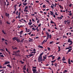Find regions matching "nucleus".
Here are the masks:
<instances>
[{
    "instance_id": "8fccbe9b",
    "label": "nucleus",
    "mask_w": 73,
    "mask_h": 73,
    "mask_svg": "<svg viewBox=\"0 0 73 73\" xmlns=\"http://www.w3.org/2000/svg\"><path fill=\"white\" fill-rule=\"evenodd\" d=\"M49 36L50 37V38H51V37H52V35H51V34L49 35Z\"/></svg>"
},
{
    "instance_id": "a878e982",
    "label": "nucleus",
    "mask_w": 73,
    "mask_h": 73,
    "mask_svg": "<svg viewBox=\"0 0 73 73\" xmlns=\"http://www.w3.org/2000/svg\"><path fill=\"white\" fill-rule=\"evenodd\" d=\"M28 6H26V7H25V8L24 10H26L27 9H28Z\"/></svg>"
},
{
    "instance_id": "13d9d810",
    "label": "nucleus",
    "mask_w": 73,
    "mask_h": 73,
    "mask_svg": "<svg viewBox=\"0 0 73 73\" xmlns=\"http://www.w3.org/2000/svg\"><path fill=\"white\" fill-rule=\"evenodd\" d=\"M35 2H36V3H39V1H36Z\"/></svg>"
},
{
    "instance_id": "774afa93",
    "label": "nucleus",
    "mask_w": 73,
    "mask_h": 73,
    "mask_svg": "<svg viewBox=\"0 0 73 73\" xmlns=\"http://www.w3.org/2000/svg\"><path fill=\"white\" fill-rule=\"evenodd\" d=\"M4 40H5V39H4V38H2V40L3 41H4Z\"/></svg>"
},
{
    "instance_id": "864d4df0",
    "label": "nucleus",
    "mask_w": 73,
    "mask_h": 73,
    "mask_svg": "<svg viewBox=\"0 0 73 73\" xmlns=\"http://www.w3.org/2000/svg\"><path fill=\"white\" fill-rule=\"evenodd\" d=\"M72 4H70V5H69L70 7H71L72 6Z\"/></svg>"
},
{
    "instance_id": "c85d7f7f",
    "label": "nucleus",
    "mask_w": 73,
    "mask_h": 73,
    "mask_svg": "<svg viewBox=\"0 0 73 73\" xmlns=\"http://www.w3.org/2000/svg\"><path fill=\"white\" fill-rule=\"evenodd\" d=\"M57 63H55L54 64V66H55V67H56L57 66Z\"/></svg>"
},
{
    "instance_id": "b1692460",
    "label": "nucleus",
    "mask_w": 73,
    "mask_h": 73,
    "mask_svg": "<svg viewBox=\"0 0 73 73\" xmlns=\"http://www.w3.org/2000/svg\"><path fill=\"white\" fill-rule=\"evenodd\" d=\"M20 62H21V64H24V62H23L21 60H20Z\"/></svg>"
},
{
    "instance_id": "bf43d9fd",
    "label": "nucleus",
    "mask_w": 73,
    "mask_h": 73,
    "mask_svg": "<svg viewBox=\"0 0 73 73\" xmlns=\"http://www.w3.org/2000/svg\"><path fill=\"white\" fill-rule=\"evenodd\" d=\"M70 22H67V24H70Z\"/></svg>"
},
{
    "instance_id": "79ce46f5",
    "label": "nucleus",
    "mask_w": 73,
    "mask_h": 73,
    "mask_svg": "<svg viewBox=\"0 0 73 73\" xmlns=\"http://www.w3.org/2000/svg\"><path fill=\"white\" fill-rule=\"evenodd\" d=\"M71 42V43L70 44H69V46L71 45H72V44H73V42Z\"/></svg>"
},
{
    "instance_id": "052dcab7",
    "label": "nucleus",
    "mask_w": 73,
    "mask_h": 73,
    "mask_svg": "<svg viewBox=\"0 0 73 73\" xmlns=\"http://www.w3.org/2000/svg\"><path fill=\"white\" fill-rule=\"evenodd\" d=\"M32 21H33V22H35V20L33 19H32Z\"/></svg>"
},
{
    "instance_id": "603ef678",
    "label": "nucleus",
    "mask_w": 73,
    "mask_h": 73,
    "mask_svg": "<svg viewBox=\"0 0 73 73\" xmlns=\"http://www.w3.org/2000/svg\"><path fill=\"white\" fill-rule=\"evenodd\" d=\"M41 23H40L38 25V27H40V26H41Z\"/></svg>"
},
{
    "instance_id": "de8ad7c7",
    "label": "nucleus",
    "mask_w": 73,
    "mask_h": 73,
    "mask_svg": "<svg viewBox=\"0 0 73 73\" xmlns=\"http://www.w3.org/2000/svg\"><path fill=\"white\" fill-rule=\"evenodd\" d=\"M43 8H45L46 7V6L45 5H44L43 6Z\"/></svg>"
},
{
    "instance_id": "58836bf2",
    "label": "nucleus",
    "mask_w": 73,
    "mask_h": 73,
    "mask_svg": "<svg viewBox=\"0 0 73 73\" xmlns=\"http://www.w3.org/2000/svg\"><path fill=\"white\" fill-rule=\"evenodd\" d=\"M18 38L17 37H16V38L15 39V40H16V41H18V39H17Z\"/></svg>"
},
{
    "instance_id": "49530a36",
    "label": "nucleus",
    "mask_w": 73,
    "mask_h": 73,
    "mask_svg": "<svg viewBox=\"0 0 73 73\" xmlns=\"http://www.w3.org/2000/svg\"><path fill=\"white\" fill-rule=\"evenodd\" d=\"M3 69H6V67L5 66H4L3 67H2Z\"/></svg>"
},
{
    "instance_id": "e433bc0d",
    "label": "nucleus",
    "mask_w": 73,
    "mask_h": 73,
    "mask_svg": "<svg viewBox=\"0 0 73 73\" xmlns=\"http://www.w3.org/2000/svg\"><path fill=\"white\" fill-rule=\"evenodd\" d=\"M33 72H36V69H34L33 70Z\"/></svg>"
},
{
    "instance_id": "473e14b6",
    "label": "nucleus",
    "mask_w": 73,
    "mask_h": 73,
    "mask_svg": "<svg viewBox=\"0 0 73 73\" xmlns=\"http://www.w3.org/2000/svg\"><path fill=\"white\" fill-rule=\"evenodd\" d=\"M15 19H13V20L12 21V23H14V22H15Z\"/></svg>"
},
{
    "instance_id": "7c9ffc66",
    "label": "nucleus",
    "mask_w": 73,
    "mask_h": 73,
    "mask_svg": "<svg viewBox=\"0 0 73 73\" xmlns=\"http://www.w3.org/2000/svg\"><path fill=\"white\" fill-rule=\"evenodd\" d=\"M4 4L5 6V5H6V2L5 1H4Z\"/></svg>"
},
{
    "instance_id": "ea45409f",
    "label": "nucleus",
    "mask_w": 73,
    "mask_h": 73,
    "mask_svg": "<svg viewBox=\"0 0 73 73\" xmlns=\"http://www.w3.org/2000/svg\"><path fill=\"white\" fill-rule=\"evenodd\" d=\"M52 58H52V60H54V58H55V56H53L52 57Z\"/></svg>"
},
{
    "instance_id": "39448f33",
    "label": "nucleus",
    "mask_w": 73,
    "mask_h": 73,
    "mask_svg": "<svg viewBox=\"0 0 73 73\" xmlns=\"http://www.w3.org/2000/svg\"><path fill=\"white\" fill-rule=\"evenodd\" d=\"M25 67H26V65H25V66L23 67V70H26L27 69Z\"/></svg>"
},
{
    "instance_id": "72a5a7b5",
    "label": "nucleus",
    "mask_w": 73,
    "mask_h": 73,
    "mask_svg": "<svg viewBox=\"0 0 73 73\" xmlns=\"http://www.w3.org/2000/svg\"><path fill=\"white\" fill-rule=\"evenodd\" d=\"M29 42H32L33 41V40H29Z\"/></svg>"
},
{
    "instance_id": "bb28decb",
    "label": "nucleus",
    "mask_w": 73,
    "mask_h": 73,
    "mask_svg": "<svg viewBox=\"0 0 73 73\" xmlns=\"http://www.w3.org/2000/svg\"><path fill=\"white\" fill-rule=\"evenodd\" d=\"M33 56V54H30V57H31V56Z\"/></svg>"
},
{
    "instance_id": "0eeeda50",
    "label": "nucleus",
    "mask_w": 73,
    "mask_h": 73,
    "mask_svg": "<svg viewBox=\"0 0 73 73\" xmlns=\"http://www.w3.org/2000/svg\"><path fill=\"white\" fill-rule=\"evenodd\" d=\"M2 32H3V33L4 34V35H7V33H5L4 32V30H2V31H1Z\"/></svg>"
},
{
    "instance_id": "0e129e2a",
    "label": "nucleus",
    "mask_w": 73,
    "mask_h": 73,
    "mask_svg": "<svg viewBox=\"0 0 73 73\" xmlns=\"http://www.w3.org/2000/svg\"><path fill=\"white\" fill-rule=\"evenodd\" d=\"M43 58H44L43 59H46V57H45L44 56Z\"/></svg>"
},
{
    "instance_id": "aec40b11",
    "label": "nucleus",
    "mask_w": 73,
    "mask_h": 73,
    "mask_svg": "<svg viewBox=\"0 0 73 73\" xmlns=\"http://www.w3.org/2000/svg\"><path fill=\"white\" fill-rule=\"evenodd\" d=\"M0 24H1V25H2V24H3V22L1 20H0Z\"/></svg>"
},
{
    "instance_id": "5fc2aeb1",
    "label": "nucleus",
    "mask_w": 73,
    "mask_h": 73,
    "mask_svg": "<svg viewBox=\"0 0 73 73\" xmlns=\"http://www.w3.org/2000/svg\"><path fill=\"white\" fill-rule=\"evenodd\" d=\"M22 5V4L21 3L20 4L19 6V7H20L21 6V5Z\"/></svg>"
},
{
    "instance_id": "6ab92c4d",
    "label": "nucleus",
    "mask_w": 73,
    "mask_h": 73,
    "mask_svg": "<svg viewBox=\"0 0 73 73\" xmlns=\"http://www.w3.org/2000/svg\"><path fill=\"white\" fill-rule=\"evenodd\" d=\"M50 23L51 24H55V23H54V22H53V21H51Z\"/></svg>"
},
{
    "instance_id": "e2e57ef3",
    "label": "nucleus",
    "mask_w": 73,
    "mask_h": 73,
    "mask_svg": "<svg viewBox=\"0 0 73 73\" xmlns=\"http://www.w3.org/2000/svg\"><path fill=\"white\" fill-rule=\"evenodd\" d=\"M60 43V42H57L56 44H59Z\"/></svg>"
},
{
    "instance_id": "f257e3e1",
    "label": "nucleus",
    "mask_w": 73,
    "mask_h": 73,
    "mask_svg": "<svg viewBox=\"0 0 73 73\" xmlns=\"http://www.w3.org/2000/svg\"><path fill=\"white\" fill-rule=\"evenodd\" d=\"M42 56H39L38 59V62H40V61H43V60L42 59Z\"/></svg>"
},
{
    "instance_id": "4c0bfd02",
    "label": "nucleus",
    "mask_w": 73,
    "mask_h": 73,
    "mask_svg": "<svg viewBox=\"0 0 73 73\" xmlns=\"http://www.w3.org/2000/svg\"><path fill=\"white\" fill-rule=\"evenodd\" d=\"M36 52H31V54L34 53V54H35V53H36Z\"/></svg>"
},
{
    "instance_id": "680f3d73",
    "label": "nucleus",
    "mask_w": 73,
    "mask_h": 73,
    "mask_svg": "<svg viewBox=\"0 0 73 73\" xmlns=\"http://www.w3.org/2000/svg\"><path fill=\"white\" fill-rule=\"evenodd\" d=\"M30 30V29H28L27 30V32H29V31H30L29 30Z\"/></svg>"
},
{
    "instance_id": "2f4dec72",
    "label": "nucleus",
    "mask_w": 73,
    "mask_h": 73,
    "mask_svg": "<svg viewBox=\"0 0 73 73\" xmlns=\"http://www.w3.org/2000/svg\"><path fill=\"white\" fill-rule=\"evenodd\" d=\"M15 49L17 50V48L16 47H15L14 48H13V50H15Z\"/></svg>"
},
{
    "instance_id": "4be33fe9",
    "label": "nucleus",
    "mask_w": 73,
    "mask_h": 73,
    "mask_svg": "<svg viewBox=\"0 0 73 73\" xmlns=\"http://www.w3.org/2000/svg\"><path fill=\"white\" fill-rule=\"evenodd\" d=\"M43 54H44V52H42L40 54L39 56H40V57H42V56H42Z\"/></svg>"
},
{
    "instance_id": "09e8293b",
    "label": "nucleus",
    "mask_w": 73,
    "mask_h": 73,
    "mask_svg": "<svg viewBox=\"0 0 73 73\" xmlns=\"http://www.w3.org/2000/svg\"><path fill=\"white\" fill-rule=\"evenodd\" d=\"M49 36H47L46 38V40H47H47H48V38H49Z\"/></svg>"
},
{
    "instance_id": "37998d69",
    "label": "nucleus",
    "mask_w": 73,
    "mask_h": 73,
    "mask_svg": "<svg viewBox=\"0 0 73 73\" xmlns=\"http://www.w3.org/2000/svg\"><path fill=\"white\" fill-rule=\"evenodd\" d=\"M61 58V57L60 56H59L58 58H57V60H60Z\"/></svg>"
},
{
    "instance_id": "c9c22d12",
    "label": "nucleus",
    "mask_w": 73,
    "mask_h": 73,
    "mask_svg": "<svg viewBox=\"0 0 73 73\" xmlns=\"http://www.w3.org/2000/svg\"><path fill=\"white\" fill-rule=\"evenodd\" d=\"M28 10H24V11L25 12H28Z\"/></svg>"
},
{
    "instance_id": "f704fd0d",
    "label": "nucleus",
    "mask_w": 73,
    "mask_h": 73,
    "mask_svg": "<svg viewBox=\"0 0 73 73\" xmlns=\"http://www.w3.org/2000/svg\"><path fill=\"white\" fill-rule=\"evenodd\" d=\"M16 38V37H15L13 38V39L14 41H15L14 40H15V39Z\"/></svg>"
},
{
    "instance_id": "1a4fd4ad",
    "label": "nucleus",
    "mask_w": 73,
    "mask_h": 73,
    "mask_svg": "<svg viewBox=\"0 0 73 73\" xmlns=\"http://www.w3.org/2000/svg\"><path fill=\"white\" fill-rule=\"evenodd\" d=\"M38 48H41V49H42L43 48V47L39 45L38 46Z\"/></svg>"
},
{
    "instance_id": "9b49d317",
    "label": "nucleus",
    "mask_w": 73,
    "mask_h": 73,
    "mask_svg": "<svg viewBox=\"0 0 73 73\" xmlns=\"http://www.w3.org/2000/svg\"><path fill=\"white\" fill-rule=\"evenodd\" d=\"M72 42V41L70 40V38L68 39V42Z\"/></svg>"
},
{
    "instance_id": "c756f323",
    "label": "nucleus",
    "mask_w": 73,
    "mask_h": 73,
    "mask_svg": "<svg viewBox=\"0 0 73 73\" xmlns=\"http://www.w3.org/2000/svg\"><path fill=\"white\" fill-rule=\"evenodd\" d=\"M0 56L1 57H4V56L3 54L2 55H0Z\"/></svg>"
},
{
    "instance_id": "412c9836",
    "label": "nucleus",
    "mask_w": 73,
    "mask_h": 73,
    "mask_svg": "<svg viewBox=\"0 0 73 73\" xmlns=\"http://www.w3.org/2000/svg\"><path fill=\"white\" fill-rule=\"evenodd\" d=\"M33 51H36V49L35 48L34 49H33V50L31 49L29 50V51H33Z\"/></svg>"
},
{
    "instance_id": "a19ab883",
    "label": "nucleus",
    "mask_w": 73,
    "mask_h": 73,
    "mask_svg": "<svg viewBox=\"0 0 73 73\" xmlns=\"http://www.w3.org/2000/svg\"><path fill=\"white\" fill-rule=\"evenodd\" d=\"M6 23H7V24H9V25H10V23H9L8 21L6 22Z\"/></svg>"
},
{
    "instance_id": "a211bd4d",
    "label": "nucleus",
    "mask_w": 73,
    "mask_h": 73,
    "mask_svg": "<svg viewBox=\"0 0 73 73\" xmlns=\"http://www.w3.org/2000/svg\"><path fill=\"white\" fill-rule=\"evenodd\" d=\"M72 50V48H70V49H69V50L68 51V52H71V50Z\"/></svg>"
},
{
    "instance_id": "dca6fc26",
    "label": "nucleus",
    "mask_w": 73,
    "mask_h": 73,
    "mask_svg": "<svg viewBox=\"0 0 73 73\" xmlns=\"http://www.w3.org/2000/svg\"><path fill=\"white\" fill-rule=\"evenodd\" d=\"M68 62L69 65H70V64H71V63H70V59L69 58L68 59Z\"/></svg>"
},
{
    "instance_id": "423d86ee",
    "label": "nucleus",
    "mask_w": 73,
    "mask_h": 73,
    "mask_svg": "<svg viewBox=\"0 0 73 73\" xmlns=\"http://www.w3.org/2000/svg\"><path fill=\"white\" fill-rule=\"evenodd\" d=\"M7 66H8V67H9V68H12V66H11L10 64H8Z\"/></svg>"
},
{
    "instance_id": "4468645a",
    "label": "nucleus",
    "mask_w": 73,
    "mask_h": 73,
    "mask_svg": "<svg viewBox=\"0 0 73 73\" xmlns=\"http://www.w3.org/2000/svg\"><path fill=\"white\" fill-rule=\"evenodd\" d=\"M28 24L29 25H32V22H30L28 23Z\"/></svg>"
},
{
    "instance_id": "3c124183",
    "label": "nucleus",
    "mask_w": 73,
    "mask_h": 73,
    "mask_svg": "<svg viewBox=\"0 0 73 73\" xmlns=\"http://www.w3.org/2000/svg\"><path fill=\"white\" fill-rule=\"evenodd\" d=\"M5 41H7V42H8V41L7 40H6L5 39L4 40V42H5Z\"/></svg>"
},
{
    "instance_id": "2eb2a0df",
    "label": "nucleus",
    "mask_w": 73,
    "mask_h": 73,
    "mask_svg": "<svg viewBox=\"0 0 73 73\" xmlns=\"http://www.w3.org/2000/svg\"><path fill=\"white\" fill-rule=\"evenodd\" d=\"M23 5H25H25H27V3L25 2H23Z\"/></svg>"
},
{
    "instance_id": "6e6d98bb",
    "label": "nucleus",
    "mask_w": 73,
    "mask_h": 73,
    "mask_svg": "<svg viewBox=\"0 0 73 73\" xmlns=\"http://www.w3.org/2000/svg\"><path fill=\"white\" fill-rule=\"evenodd\" d=\"M20 15H19L18 17V18H19V19H20V18H21V17L20 16Z\"/></svg>"
},
{
    "instance_id": "338daca9",
    "label": "nucleus",
    "mask_w": 73,
    "mask_h": 73,
    "mask_svg": "<svg viewBox=\"0 0 73 73\" xmlns=\"http://www.w3.org/2000/svg\"><path fill=\"white\" fill-rule=\"evenodd\" d=\"M67 72V70H64V72L66 73Z\"/></svg>"
},
{
    "instance_id": "20e7f679",
    "label": "nucleus",
    "mask_w": 73,
    "mask_h": 73,
    "mask_svg": "<svg viewBox=\"0 0 73 73\" xmlns=\"http://www.w3.org/2000/svg\"><path fill=\"white\" fill-rule=\"evenodd\" d=\"M47 41V40H44L42 43V44H44L45 42H46Z\"/></svg>"
},
{
    "instance_id": "9d476101",
    "label": "nucleus",
    "mask_w": 73,
    "mask_h": 73,
    "mask_svg": "<svg viewBox=\"0 0 73 73\" xmlns=\"http://www.w3.org/2000/svg\"><path fill=\"white\" fill-rule=\"evenodd\" d=\"M65 60H66L65 59V57L64 56L62 59V60L64 61H65Z\"/></svg>"
},
{
    "instance_id": "cd10ccee",
    "label": "nucleus",
    "mask_w": 73,
    "mask_h": 73,
    "mask_svg": "<svg viewBox=\"0 0 73 73\" xmlns=\"http://www.w3.org/2000/svg\"><path fill=\"white\" fill-rule=\"evenodd\" d=\"M58 19H60V20H61V19H62V17H58Z\"/></svg>"
},
{
    "instance_id": "4d7b16f0",
    "label": "nucleus",
    "mask_w": 73,
    "mask_h": 73,
    "mask_svg": "<svg viewBox=\"0 0 73 73\" xmlns=\"http://www.w3.org/2000/svg\"><path fill=\"white\" fill-rule=\"evenodd\" d=\"M35 36V35H33V34H32L31 35V36Z\"/></svg>"
},
{
    "instance_id": "a18cd8bd",
    "label": "nucleus",
    "mask_w": 73,
    "mask_h": 73,
    "mask_svg": "<svg viewBox=\"0 0 73 73\" xmlns=\"http://www.w3.org/2000/svg\"><path fill=\"white\" fill-rule=\"evenodd\" d=\"M58 6L60 7V8H62V6H61V5H58Z\"/></svg>"
},
{
    "instance_id": "f03ea898",
    "label": "nucleus",
    "mask_w": 73,
    "mask_h": 73,
    "mask_svg": "<svg viewBox=\"0 0 73 73\" xmlns=\"http://www.w3.org/2000/svg\"><path fill=\"white\" fill-rule=\"evenodd\" d=\"M45 33L47 37H49V34L48 33V32H47V31H46Z\"/></svg>"
},
{
    "instance_id": "69168bd1",
    "label": "nucleus",
    "mask_w": 73,
    "mask_h": 73,
    "mask_svg": "<svg viewBox=\"0 0 73 73\" xmlns=\"http://www.w3.org/2000/svg\"><path fill=\"white\" fill-rule=\"evenodd\" d=\"M33 68H34V69H36V67H33Z\"/></svg>"
},
{
    "instance_id": "7ed1b4c3",
    "label": "nucleus",
    "mask_w": 73,
    "mask_h": 73,
    "mask_svg": "<svg viewBox=\"0 0 73 73\" xmlns=\"http://www.w3.org/2000/svg\"><path fill=\"white\" fill-rule=\"evenodd\" d=\"M8 64H10V62L9 61H6L4 63V65H7Z\"/></svg>"
},
{
    "instance_id": "ddd939ff",
    "label": "nucleus",
    "mask_w": 73,
    "mask_h": 73,
    "mask_svg": "<svg viewBox=\"0 0 73 73\" xmlns=\"http://www.w3.org/2000/svg\"><path fill=\"white\" fill-rule=\"evenodd\" d=\"M50 14L51 15H54V14L53 13V12L50 11Z\"/></svg>"
},
{
    "instance_id": "393cba45",
    "label": "nucleus",
    "mask_w": 73,
    "mask_h": 73,
    "mask_svg": "<svg viewBox=\"0 0 73 73\" xmlns=\"http://www.w3.org/2000/svg\"><path fill=\"white\" fill-rule=\"evenodd\" d=\"M53 42H54V41L50 42L49 44H53Z\"/></svg>"
},
{
    "instance_id": "6e6552de",
    "label": "nucleus",
    "mask_w": 73,
    "mask_h": 73,
    "mask_svg": "<svg viewBox=\"0 0 73 73\" xmlns=\"http://www.w3.org/2000/svg\"><path fill=\"white\" fill-rule=\"evenodd\" d=\"M23 31H21V32H18V33H19L20 35H21L22 34H23Z\"/></svg>"
},
{
    "instance_id": "c03bdc74",
    "label": "nucleus",
    "mask_w": 73,
    "mask_h": 73,
    "mask_svg": "<svg viewBox=\"0 0 73 73\" xmlns=\"http://www.w3.org/2000/svg\"><path fill=\"white\" fill-rule=\"evenodd\" d=\"M47 49L48 50H50V48L49 47H47Z\"/></svg>"
},
{
    "instance_id": "f8f14e48",
    "label": "nucleus",
    "mask_w": 73,
    "mask_h": 73,
    "mask_svg": "<svg viewBox=\"0 0 73 73\" xmlns=\"http://www.w3.org/2000/svg\"><path fill=\"white\" fill-rule=\"evenodd\" d=\"M5 15L7 16V17H8L9 16V14H8L7 13H6Z\"/></svg>"
},
{
    "instance_id": "5701e85b",
    "label": "nucleus",
    "mask_w": 73,
    "mask_h": 73,
    "mask_svg": "<svg viewBox=\"0 0 73 73\" xmlns=\"http://www.w3.org/2000/svg\"><path fill=\"white\" fill-rule=\"evenodd\" d=\"M15 53H19V52H20V51L19 50H18L17 51L15 52Z\"/></svg>"
},
{
    "instance_id": "f3484780",
    "label": "nucleus",
    "mask_w": 73,
    "mask_h": 73,
    "mask_svg": "<svg viewBox=\"0 0 73 73\" xmlns=\"http://www.w3.org/2000/svg\"><path fill=\"white\" fill-rule=\"evenodd\" d=\"M7 4L6 5V7H8V5H9V2H7Z\"/></svg>"
}]
</instances>
